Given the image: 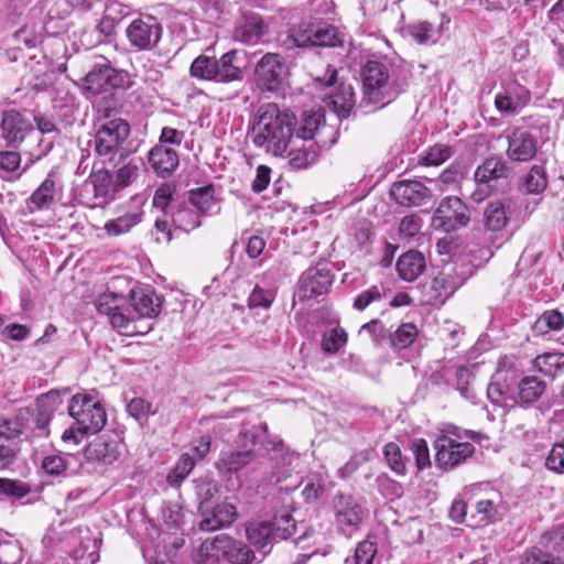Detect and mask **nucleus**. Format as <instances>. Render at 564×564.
<instances>
[{"label":"nucleus","mask_w":564,"mask_h":564,"mask_svg":"<svg viewBox=\"0 0 564 564\" xmlns=\"http://www.w3.org/2000/svg\"><path fill=\"white\" fill-rule=\"evenodd\" d=\"M128 300L113 292L102 293L96 300L99 314L108 317L111 326L122 335L138 333L135 319L159 315L162 306L160 296L149 286H137L129 291Z\"/></svg>","instance_id":"1"},{"label":"nucleus","mask_w":564,"mask_h":564,"mask_svg":"<svg viewBox=\"0 0 564 564\" xmlns=\"http://www.w3.org/2000/svg\"><path fill=\"white\" fill-rule=\"evenodd\" d=\"M362 97L360 106L381 109L392 102L409 86L406 69L391 67L379 61H368L361 68Z\"/></svg>","instance_id":"2"},{"label":"nucleus","mask_w":564,"mask_h":564,"mask_svg":"<svg viewBox=\"0 0 564 564\" xmlns=\"http://www.w3.org/2000/svg\"><path fill=\"white\" fill-rule=\"evenodd\" d=\"M295 126L294 115L280 110L275 104L262 105L252 127V141L265 152L282 156L294 140Z\"/></svg>","instance_id":"3"},{"label":"nucleus","mask_w":564,"mask_h":564,"mask_svg":"<svg viewBox=\"0 0 564 564\" xmlns=\"http://www.w3.org/2000/svg\"><path fill=\"white\" fill-rule=\"evenodd\" d=\"M68 412L75 422L64 431L62 435L64 443L78 444L86 435L101 431L107 423L105 406L88 394L73 395Z\"/></svg>","instance_id":"4"},{"label":"nucleus","mask_w":564,"mask_h":564,"mask_svg":"<svg viewBox=\"0 0 564 564\" xmlns=\"http://www.w3.org/2000/svg\"><path fill=\"white\" fill-rule=\"evenodd\" d=\"M196 564H253L259 563L254 552L241 541L219 534L204 541L194 553Z\"/></svg>","instance_id":"5"},{"label":"nucleus","mask_w":564,"mask_h":564,"mask_svg":"<svg viewBox=\"0 0 564 564\" xmlns=\"http://www.w3.org/2000/svg\"><path fill=\"white\" fill-rule=\"evenodd\" d=\"M267 433V423H260L240 432L236 440L237 448L221 451L215 463L216 469L223 474H232L250 465L258 456L254 447L262 444Z\"/></svg>","instance_id":"6"},{"label":"nucleus","mask_w":564,"mask_h":564,"mask_svg":"<svg viewBox=\"0 0 564 564\" xmlns=\"http://www.w3.org/2000/svg\"><path fill=\"white\" fill-rule=\"evenodd\" d=\"M130 134V126L127 120L105 116L99 118L95 134V151L100 156L115 154Z\"/></svg>","instance_id":"7"},{"label":"nucleus","mask_w":564,"mask_h":564,"mask_svg":"<svg viewBox=\"0 0 564 564\" xmlns=\"http://www.w3.org/2000/svg\"><path fill=\"white\" fill-rule=\"evenodd\" d=\"M332 509L337 532L351 536L359 530L365 510L356 497L350 494H337L333 498Z\"/></svg>","instance_id":"8"},{"label":"nucleus","mask_w":564,"mask_h":564,"mask_svg":"<svg viewBox=\"0 0 564 564\" xmlns=\"http://www.w3.org/2000/svg\"><path fill=\"white\" fill-rule=\"evenodd\" d=\"M119 191L118 183L110 171L94 170L83 185L80 196L83 203L89 207H104L111 202Z\"/></svg>","instance_id":"9"},{"label":"nucleus","mask_w":564,"mask_h":564,"mask_svg":"<svg viewBox=\"0 0 564 564\" xmlns=\"http://www.w3.org/2000/svg\"><path fill=\"white\" fill-rule=\"evenodd\" d=\"M163 26L151 15H141L130 22L126 29L129 44L137 51H151L162 39Z\"/></svg>","instance_id":"10"},{"label":"nucleus","mask_w":564,"mask_h":564,"mask_svg":"<svg viewBox=\"0 0 564 564\" xmlns=\"http://www.w3.org/2000/svg\"><path fill=\"white\" fill-rule=\"evenodd\" d=\"M510 175V169L500 156L487 158L480 164L474 174L476 182V189L471 193L470 197L474 202L480 203L487 198L492 192V181L507 178Z\"/></svg>","instance_id":"11"},{"label":"nucleus","mask_w":564,"mask_h":564,"mask_svg":"<svg viewBox=\"0 0 564 564\" xmlns=\"http://www.w3.org/2000/svg\"><path fill=\"white\" fill-rule=\"evenodd\" d=\"M288 75L289 68L284 58L275 53L263 55L256 67L257 83L267 91L280 90Z\"/></svg>","instance_id":"12"},{"label":"nucleus","mask_w":564,"mask_h":564,"mask_svg":"<svg viewBox=\"0 0 564 564\" xmlns=\"http://www.w3.org/2000/svg\"><path fill=\"white\" fill-rule=\"evenodd\" d=\"M435 460L443 469H452L470 457L475 447L468 442H457L454 438L443 435L435 441Z\"/></svg>","instance_id":"13"},{"label":"nucleus","mask_w":564,"mask_h":564,"mask_svg":"<svg viewBox=\"0 0 564 564\" xmlns=\"http://www.w3.org/2000/svg\"><path fill=\"white\" fill-rule=\"evenodd\" d=\"M469 219L468 209L462 199L457 196H448L440 203L433 223L445 231H453L467 226Z\"/></svg>","instance_id":"14"},{"label":"nucleus","mask_w":564,"mask_h":564,"mask_svg":"<svg viewBox=\"0 0 564 564\" xmlns=\"http://www.w3.org/2000/svg\"><path fill=\"white\" fill-rule=\"evenodd\" d=\"M199 514L198 528L205 532L229 528L238 519L236 506L228 501H221L214 507L200 505Z\"/></svg>","instance_id":"15"},{"label":"nucleus","mask_w":564,"mask_h":564,"mask_svg":"<svg viewBox=\"0 0 564 564\" xmlns=\"http://www.w3.org/2000/svg\"><path fill=\"white\" fill-rule=\"evenodd\" d=\"M32 131L33 123L28 113H22L14 109L3 111L0 135L8 147L21 144Z\"/></svg>","instance_id":"16"},{"label":"nucleus","mask_w":564,"mask_h":564,"mask_svg":"<svg viewBox=\"0 0 564 564\" xmlns=\"http://www.w3.org/2000/svg\"><path fill=\"white\" fill-rule=\"evenodd\" d=\"M531 99L530 91L517 82H510L501 87L495 97V107L503 116L520 112Z\"/></svg>","instance_id":"17"},{"label":"nucleus","mask_w":564,"mask_h":564,"mask_svg":"<svg viewBox=\"0 0 564 564\" xmlns=\"http://www.w3.org/2000/svg\"><path fill=\"white\" fill-rule=\"evenodd\" d=\"M506 154L512 162L524 163L533 160L538 152L536 138L527 130L516 128L506 134Z\"/></svg>","instance_id":"18"},{"label":"nucleus","mask_w":564,"mask_h":564,"mask_svg":"<svg viewBox=\"0 0 564 564\" xmlns=\"http://www.w3.org/2000/svg\"><path fill=\"white\" fill-rule=\"evenodd\" d=\"M127 73L111 67L109 61L102 57L101 63L95 64L93 69L86 75V87L94 94L106 91L108 87L115 88L121 85V80Z\"/></svg>","instance_id":"19"},{"label":"nucleus","mask_w":564,"mask_h":564,"mask_svg":"<svg viewBox=\"0 0 564 564\" xmlns=\"http://www.w3.org/2000/svg\"><path fill=\"white\" fill-rule=\"evenodd\" d=\"M518 378H503L501 373H494L487 388V397L492 405L505 410L513 409L517 405V390L514 389Z\"/></svg>","instance_id":"20"},{"label":"nucleus","mask_w":564,"mask_h":564,"mask_svg":"<svg viewBox=\"0 0 564 564\" xmlns=\"http://www.w3.org/2000/svg\"><path fill=\"white\" fill-rule=\"evenodd\" d=\"M430 195V189L423 183L414 180L395 182L390 188L391 198L405 207L420 206Z\"/></svg>","instance_id":"21"},{"label":"nucleus","mask_w":564,"mask_h":564,"mask_svg":"<svg viewBox=\"0 0 564 564\" xmlns=\"http://www.w3.org/2000/svg\"><path fill=\"white\" fill-rule=\"evenodd\" d=\"M333 275L326 264L307 269L300 280V291L304 297H314L328 292Z\"/></svg>","instance_id":"22"},{"label":"nucleus","mask_w":564,"mask_h":564,"mask_svg":"<svg viewBox=\"0 0 564 564\" xmlns=\"http://www.w3.org/2000/svg\"><path fill=\"white\" fill-rule=\"evenodd\" d=\"M319 141L305 142L303 139L294 138L285 152L289 156V163L294 170L306 169L315 163L319 155Z\"/></svg>","instance_id":"23"},{"label":"nucleus","mask_w":564,"mask_h":564,"mask_svg":"<svg viewBox=\"0 0 564 564\" xmlns=\"http://www.w3.org/2000/svg\"><path fill=\"white\" fill-rule=\"evenodd\" d=\"M85 455L89 460L113 463L120 455L117 437L109 435L97 437L86 447Z\"/></svg>","instance_id":"24"},{"label":"nucleus","mask_w":564,"mask_h":564,"mask_svg":"<svg viewBox=\"0 0 564 564\" xmlns=\"http://www.w3.org/2000/svg\"><path fill=\"white\" fill-rule=\"evenodd\" d=\"M510 216V202L506 198L488 203L484 210V224L487 231L492 234L501 232Z\"/></svg>","instance_id":"25"},{"label":"nucleus","mask_w":564,"mask_h":564,"mask_svg":"<svg viewBox=\"0 0 564 564\" xmlns=\"http://www.w3.org/2000/svg\"><path fill=\"white\" fill-rule=\"evenodd\" d=\"M458 285L453 276L442 272L437 274L425 292L424 303L430 305H442L456 291Z\"/></svg>","instance_id":"26"},{"label":"nucleus","mask_w":564,"mask_h":564,"mask_svg":"<svg viewBox=\"0 0 564 564\" xmlns=\"http://www.w3.org/2000/svg\"><path fill=\"white\" fill-rule=\"evenodd\" d=\"M246 538L258 551L262 557L270 552V545L275 542L270 521H251L245 524Z\"/></svg>","instance_id":"27"},{"label":"nucleus","mask_w":564,"mask_h":564,"mask_svg":"<svg viewBox=\"0 0 564 564\" xmlns=\"http://www.w3.org/2000/svg\"><path fill=\"white\" fill-rule=\"evenodd\" d=\"M546 382L535 376H525L517 381V405L527 408L541 399Z\"/></svg>","instance_id":"28"},{"label":"nucleus","mask_w":564,"mask_h":564,"mask_svg":"<svg viewBox=\"0 0 564 564\" xmlns=\"http://www.w3.org/2000/svg\"><path fill=\"white\" fill-rule=\"evenodd\" d=\"M149 163L160 176L170 175L178 165V155L175 150L164 145H155L148 156Z\"/></svg>","instance_id":"29"},{"label":"nucleus","mask_w":564,"mask_h":564,"mask_svg":"<svg viewBox=\"0 0 564 564\" xmlns=\"http://www.w3.org/2000/svg\"><path fill=\"white\" fill-rule=\"evenodd\" d=\"M216 82L229 83L241 79L242 69L238 51L231 50L225 53L219 59H216Z\"/></svg>","instance_id":"30"},{"label":"nucleus","mask_w":564,"mask_h":564,"mask_svg":"<svg viewBox=\"0 0 564 564\" xmlns=\"http://www.w3.org/2000/svg\"><path fill=\"white\" fill-rule=\"evenodd\" d=\"M425 267V258L419 251H408L397 261V271L400 278L408 282L416 280L423 273Z\"/></svg>","instance_id":"31"},{"label":"nucleus","mask_w":564,"mask_h":564,"mask_svg":"<svg viewBox=\"0 0 564 564\" xmlns=\"http://www.w3.org/2000/svg\"><path fill=\"white\" fill-rule=\"evenodd\" d=\"M403 32L419 45L435 44L441 37V28L429 21H415L404 26Z\"/></svg>","instance_id":"32"},{"label":"nucleus","mask_w":564,"mask_h":564,"mask_svg":"<svg viewBox=\"0 0 564 564\" xmlns=\"http://www.w3.org/2000/svg\"><path fill=\"white\" fill-rule=\"evenodd\" d=\"M549 184V178L544 165L534 164L530 167L519 182V191L527 195L542 194Z\"/></svg>","instance_id":"33"},{"label":"nucleus","mask_w":564,"mask_h":564,"mask_svg":"<svg viewBox=\"0 0 564 564\" xmlns=\"http://www.w3.org/2000/svg\"><path fill=\"white\" fill-rule=\"evenodd\" d=\"M265 25L259 15L246 17L235 32L234 37L245 44H256L265 34Z\"/></svg>","instance_id":"34"},{"label":"nucleus","mask_w":564,"mask_h":564,"mask_svg":"<svg viewBox=\"0 0 564 564\" xmlns=\"http://www.w3.org/2000/svg\"><path fill=\"white\" fill-rule=\"evenodd\" d=\"M315 24L302 22L292 26L286 37L282 41V45L286 50L294 47H310L313 43Z\"/></svg>","instance_id":"35"},{"label":"nucleus","mask_w":564,"mask_h":564,"mask_svg":"<svg viewBox=\"0 0 564 564\" xmlns=\"http://www.w3.org/2000/svg\"><path fill=\"white\" fill-rule=\"evenodd\" d=\"M75 83L69 80L61 82L54 88V96L52 98L53 108L55 110L65 111L68 115L76 107Z\"/></svg>","instance_id":"36"},{"label":"nucleus","mask_w":564,"mask_h":564,"mask_svg":"<svg viewBox=\"0 0 564 564\" xmlns=\"http://www.w3.org/2000/svg\"><path fill=\"white\" fill-rule=\"evenodd\" d=\"M189 202L203 214H218L219 203L214 197V187L212 185L192 189L189 192Z\"/></svg>","instance_id":"37"},{"label":"nucleus","mask_w":564,"mask_h":564,"mask_svg":"<svg viewBox=\"0 0 564 564\" xmlns=\"http://www.w3.org/2000/svg\"><path fill=\"white\" fill-rule=\"evenodd\" d=\"M143 213L138 208L128 212L115 219L108 220L104 229L109 236H120L129 232L135 225L141 223Z\"/></svg>","instance_id":"38"},{"label":"nucleus","mask_w":564,"mask_h":564,"mask_svg":"<svg viewBox=\"0 0 564 564\" xmlns=\"http://www.w3.org/2000/svg\"><path fill=\"white\" fill-rule=\"evenodd\" d=\"M533 368L544 376L555 378L564 372V354L545 352L533 360Z\"/></svg>","instance_id":"39"},{"label":"nucleus","mask_w":564,"mask_h":564,"mask_svg":"<svg viewBox=\"0 0 564 564\" xmlns=\"http://www.w3.org/2000/svg\"><path fill=\"white\" fill-rule=\"evenodd\" d=\"M324 123V115L319 111L303 113L300 127L294 134V138L303 139L305 142L317 141L316 138L321 133Z\"/></svg>","instance_id":"40"},{"label":"nucleus","mask_w":564,"mask_h":564,"mask_svg":"<svg viewBox=\"0 0 564 564\" xmlns=\"http://www.w3.org/2000/svg\"><path fill=\"white\" fill-rule=\"evenodd\" d=\"M57 184L51 174L33 192L30 197L31 203L36 209L50 208L55 200Z\"/></svg>","instance_id":"41"},{"label":"nucleus","mask_w":564,"mask_h":564,"mask_svg":"<svg viewBox=\"0 0 564 564\" xmlns=\"http://www.w3.org/2000/svg\"><path fill=\"white\" fill-rule=\"evenodd\" d=\"M329 105L338 116H347L355 106V93L350 85H340L336 93L329 96Z\"/></svg>","instance_id":"42"},{"label":"nucleus","mask_w":564,"mask_h":564,"mask_svg":"<svg viewBox=\"0 0 564 564\" xmlns=\"http://www.w3.org/2000/svg\"><path fill=\"white\" fill-rule=\"evenodd\" d=\"M216 58L199 55L191 65V75L193 77L216 82Z\"/></svg>","instance_id":"43"},{"label":"nucleus","mask_w":564,"mask_h":564,"mask_svg":"<svg viewBox=\"0 0 564 564\" xmlns=\"http://www.w3.org/2000/svg\"><path fill=\"white\" fill-rule=\"evenodd\" d=\"M348 335L344 328L336 327L324 333L322 337V349L324 352L334 355L347 344Z\"/></svg>","instance_id":"44"},{"label":"nucleus","mask_w":564,"mask_h":564,"mask_svg":"<svg viewBox=\"0 0 564 564\" xmlns=\"http://www.w3.org/2000/svg\"><path fill=\"white\" fill-rule=\"evenodd\" d=\"M194 467L195 462L193 457L188 454H183L174 468L167 474L166 481L173 487L180 486Z\"/></svg>","instance_id":"45"},{"label":"nucleus","mask_w":564,"mask_h":564,"mask_svg":"<svg viewBox=\"0 0 564 564\" xmlns=\"http://www.w3.org/2000/svg\"><path fill=\"white\" fill-rule=\"evenodd\" d=\"M417 335V327L413 323H404L391 334L390 341L394 348L404 349L414 343Z\"/></svg>","instance_id":"46"},{"label":"nucleus","mask_w":564,"mask_h":564,"mask_svg":"<svg viewBox=\"0 0 564 564\" xmlns=\"http://www.w3.org/2000/svg\"><path fill=\"white\" fill-rule=\"evenodd\" d=\"M275 542L290 538L295 532V521L290 513L278 514L270 521Z\"/></svg>","instance_id":"47"},{"label":"nucleus","mask_w":564,"mask_h":564,"mask_svg":"<svg viewBox=\"0 0 564 564\" xmlns=\"http://www.w3.org/2000/svg\"><path fill=\"white\" fill-rule=\"evenodd\" d=\"M340 42L337 30L328 24H317L312 46H335Z\"/></svg>","instance_id":"48"},{"label":"nucleus","mask_w":564,"mask_h":564,"mask_svg":"<svg viewBox=\"0 0 564 564\" xmlns=\"http://www.w3.org/2000/svg\"><path fill=\"white\" fill-rule=\"evenodd\" d=\"M275 299V292L271 289H263L256 285L248 297V307L250 310L264 308L269 310Z\"/></svg>","instance_id":"49"},{"label":"nucleus","mask_w":564,"mask_h":564,"mask_svg":"<svg viewBox=\"0 0 564 564\" xmlns=\"http://www.w3.org/2000/svg\"><path fill=\"white\" fill-rule=\"evenodd\" d=\"M173 224L177 228L189 232L200 226V220L195 210L189 208H182L173 215Z\"/></svg>","instance_id":"50"},{"label":"nucleus","mask_w":564,"mask_h":564,"mask_svg":"<svg viewBox=\"0 0 564 564\" xmlns=\"http://www.w3.org/2000/svg\"><path fill=\"white\" fill-rule=\"evenodd\" d=\"M564 325V318L557 311H549L542 314L535 322L534 328L539 333L546 330H560Z\"/></svg>","instance_id":"51"},{"label":"nucleus","mask_w":564,"mask_h":564,"mask_svg":"<svg viewBox=\"0 0 564 564\" xmlns=\"http://www.w3.org/2000/svg\"><path fill=\"white\" fill-rule=\"evenodd\" d=\"M452 151L449 147L437 144L432 147L420 160L426 166H437L443 164L451 158Z\"/></svg>","instance_id":"52"},{"label":"nucleus","mask_w":564,"mask_h":564,"mask_svg":"<svg viewBox=\"0 0 564 564\" xmlns=\"http://www.w3.org/2000/svg\"><path fill=\"white\" fill-rule=\"evenodd\" d=\"M383 297L382 288L372 285L359 293L354 300V308L357 311L366 310L370 304L380 301Z\"/></svg>","instance_id":"53"},{"label":"nucleus","mask_w":564,"mask_h":564,"mask_svg":"<svg viewBox=\"0 0 564 564\" xmlns=\"http://www.w3.org/2000/svg\"><path fill=\"white\" fill-rule=\"evenodd\" d=\"M0 491L9 497L22 498L30 492V486L20 480L0 478Z\"/></svg>","instance_id":"54"},{"label":"nucleus","mask_w":564,"mask_h":564,"mask_svg":"<svg viewBox=\"0 0 564 564\" xmlns=\"http://www.w3.org/2000/svg\"><path fill=\"white\" fill-rule=\"evenodd\" d=\"M473 377H474V373H473L471 368H469V367L460 366L456 370L457 390L466 399L474 398L473 389L469 386Z\"/></svg>","instance_id":"55"},{"label":"nucleus","mask_w":564,"mask_h":564,"mask_svg":"<svg viewBox=\"0 0 564 564\" xmlns=\"http://www.w3.org/2000/svg\"><path fill=\"white\" fill-rule=\"evenodd\" d=\"M62 404L58 391L52 390L37 399V408L42 415H50Z\"/></svg>","instance_id":"56"},{"label":"nucleus","mask_w":564,"mask_h":564,"mask_svg":"<svg viewBox=\"0 0 564 564\" xmlns=\"http://www.w3.org/2000/svg\"><path fill=\"white\" fill-rule=\"evenodd\" d=\"M384 457L391 469L397 474H403L405 465L402 460L400 447L395 443H388L383 448Z\"/></svg>","instance_id":"57"},{"label":"nucleus","mask_w":564,"mask_h":564,"mask_svg":"<svg viewBox=\"0 0 564 564\" xmlns=\"http://www.w3.org/2000/svg\"><path fill=\"white\" fill-rule=\"evenodd\" d=\"M139 173V163L134 160L129 161L126 165L120 167L117 172L116 183H118L119 191L133 182Z\"/></svg>","instance_id":"58"},{"label":"nucleus","mask_w":564,"mask_h":564,"mask_svg":"<svg viewBox=\"0 0 564 564\" xmlns=\"http://www.w3.org/2000/svg\"><path fill=\"white\" fill-rule=\"evenodd\" d=\"M376 554V544L369 540H364L356 547L355 564H372Z\"/></svg>","instance_id":"59"},{"label":"nucleus","mask_w":564,"mask_h":564,"mask_svg":"<svg viewBox=\"0 0 564 564\" xmlns=\"http://www.w3.org/2000/svg\"><path fill=\"white\" fill-rule=\"evenodd\" d=\"M545 466L550 470L564 473V442L555 444L545 462Z\"/></svg>","instance_id":"60"},{"label":"nucleus","mask_w":564,"mask_h":564,"mask_svg":"<svg viewBox=\"0 0 564 564\" xmlns=\"http://www.w3.org/2000/svg\"><path fill=\"white\" fill-rule=\"evenodd\" d=\"M367 334L369 339L376 344L386 338V327L379 319H372L364 324L359 329V335Z\"/></svg>","instance_id":"61"},{"label":"nucleus","mask_w":564,"mask_h":564,"mask_svg":"<svg viewBox=\"0 0 564 564\" xmlns=\"http://www.w3.org/2000/svg\"><path fill=\"white\" fill-rule=\"evenodd\" d=\"M127 411L135 420L140 421L147 419L151 413V403L142 398H133L127 404Z\"/></svg>","instance_id":"62"},{"label":"nucleus","mask_w":564,"mask_h":564,"mask_svg":"<svg viewBox=\"0 0 564 564\" xmlns=\"http://www.w3.org/2000/svg\"><path fill=\"white\" fill-rule=\"evenodd\" d=\"M522 564H564V562L539 549H533L527 553Z\"/></svg>","instance_id":"63"},{"label":"nucleus","mask_w":564,"mask_h":564,"mask_svg":"<svg viewBox=\"0 0 564 564\" xmlns=\"http://www.w3.org/2000/svg\"><path fill=\"white\" fill-rule=\"evenodd\" d=\"M412 451L415 456L416 466L419 469H424L430 465V453L427 443L424 440H416L412 444Z\"/></svg>","instance_id":"64"}]
</instances>
